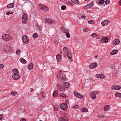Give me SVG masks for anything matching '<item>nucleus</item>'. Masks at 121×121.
<instances>
[{
  "label": "nucleus",
  "instance_id": "1",
  "mask_svg": "<svg viewBox=\"0 0 121 121\" xmlns=\"http://www.w3.org/2000/svg\"><path fill=\"white\" fill-rule=\"evenodd\" d=\"M63 50L64 53V56L66 57L67 56L70 62H72V55L70 52H68V49L66 47H64Z\"/></svg>",
  "mask_w": 121,
  "mask_h": 121
},
{
  "label": "nucleus",
  "instance_id": "2",
  "mask_svg": "<svg viewBox=\"0 0 121 121\" xmlns=\"http://www.w3.org/2000/svg\"><path fill=\"white\" fill-rule=\"evenodd\" d=\"M13 74H12V78L15 80H18L20 78L19 72L17 69H15L12 70Z\"/></svg>",
  "mask_w": 121,
  "mask_h": 121
},
{
  "label": "nucleus",
  "instance_id": "3",
  "mask_svg": "<svg viewBox=\"0 0 121 121\" xmlns=\"http://www.w3.org/2000/svg\"><path fill=\"white\" fill-rule=\"evenodd\" d=\"M39 7L41 10L45 12H48L49 10V8L46 6L41 4L39 5Z\"/></svg>",
  "mask_w": 121,
  "mask_h": 121
},
{
  "label": "nucleus",
  "instance_id": "4",
  "mask_svg": "<svg viewBox=\"0 0 121 121\" xmlns=\"http://www.w3.org/2000/svg\"><path fill=\"white\" fill-rule=\"evenodd\" d=\"M3 49L4 51L8 52H11L13 50L12 47L7 45H4L3 46Z\"/></svg>",
  "mask_w": 121,
  "mask_h": 121
},
{
  "label": "nucleus",
  "instance_id": "5",
  "mask_svg": "<svg viewBox=\"0 0 121 121\" xmlns=\"http://www.w3.org/2000/svg\"><path fill=\"white\" fill-rule=\"evenodd\" d=\"M100 92L99 91H94L90 94V95L92 98L95 99L96 97V95L98 94Z\"/></svg>",
  "mask_w": 121,
  "mask_h": 121
},
{
  "label": "nucleus",
  "instance_id": "6",
  "mask_svg": "<svg viewBox=\"0 0 121 121\" xmlns=\"http://www.w3.org/2000/svg\"><path fill=\"white\" fill-rule=\"evenodd\" d=\"M28 19L27 15V14L24 13L22 17V21L23 23H25L27 21Z\"/></svg>",
  "mask_w": 121,
  "mask_h": 121
},
{
  "label": "nucleus",
  "instance_id": "7",
  "mask_svg": "<svg viewBox=\"0 0 121 121\" xmlns=\"http://www.w3.org/2000/svg\"><path fill=\"white\" fill-rule=\"evenodd\" d=\"M2 38L5 41H9L11 39V37L8 34L4 35Z\"/></svg>",
  "mask_w": 121,
  "mask_h": 121
},
{
  "label": "nucleus",
  "instance_id": "8",
  "mask_svg": "<svg viewBox=\"0 0 121 121\" xmlns=\"http://www.w3.org/2000/svg\"><path fill=\"white\" fill-rule=\"evenodd\" d=\"M68 118L65 114L63 115L58 119L59 121H68Z\"/></svg>",
  "mask_w": 121,
  "mask_h": 121
},
{
  "label": "nucleus",
  "instance_id": "9",
  "mask_svg": "<svg viewBox=\"0 0 121 121\" xmlns=\"http://www.w3.org/2000/svg\"><path fill=\"white\" fill-rule=\"evenodd\" d=\"M22 39L23 41L25 43L28 44V43L29 39L26 35H24L23 36Z\"/></svg>",
  "mask_w": 121,
  "mask_h": 121
},
{
  "label": "nucleus",
  "instance_id": "10",
  "mask_svg": "<svg viewBox=\"0 0 121 121\" xmlns=\"http://www.w3.org/2000/svg\"><path fill=\"white\" fill-rule=\"evenodd\" d=\"M67 107V104L66 103H63L61 104L60 106V107L61 109L64 111L66 110Z\"/></svg>",
  "mask_w": 121,
  "mask_h": 121
},
{
  "label": "nucleus",
  "instance_id": "11",
  "mask_svg": "<svg viewBox=\"0 0 121 121\" xmlns=\"http://www.w3.org/2000/svg\"><path fill=\"white\" fill-rule=\"evenodd\" d=\"M110 22V21L108 20H105L103 21L101 24L103 26H105L108 25Z\"/></svg>",
  "mask_w": 121,
  "mask_h": 121
},
{
  "label": "nucleus",
  "instance_id": "12",
  "mask_svg": "<svg viewBox=\"0 0 121 121\" xmlns=\"http://www.w3.org/2000/svg\"><path fill=\"white\" fill-rule=\"evenodd\" d=\"M93 3H90L84 7V9H86L91 8L93 7Z\"/></svg>",
  "mask_w": 121,
  "mask_h": 121
},
{
  "label": "nucleus",
  "instance_id": "13",
  "mask_svg": "<svg viewBox=\"0 0 121 121\" xmlns=\"http://www.w3.org/2000/svg\"><path fill=\"white\" fill-rule=\"evenodd\" d=\"M74 95L75 97L79 98L82 99L83 98L82 95L78 92H74Z\"/></svg>",
  "mask_w": 121,
  "mask_h": 121
},
{
  "label": "nucleus",
  "instance_id": "14",
  "mask_svg": "<svg viewBox=\"0 0 121 121\" xmlns=\"http://www.w3.org/2000/svg\"><path fill=\"white\" fill-rule=\"evenodd\" d=\"M121 86L117 85H116L112 86L111 87V89H114L115 90H119L120 89Z\"/></svg>",
  "mask_w": 121,
  "mask_h": 121
},
{
  "label": "nucleus",
  "instance_id": "15",
  "mask_svg": "<svg viewBox=\"0 0 121 121\" xmlns=\"http://www.w3.org/2000/svg\"><path fill=\"white\" fill-rule=\"evenodd\" d=\"M97 66V64L96 63H93L91 64L89 66V68L90 69H93L96 67Z\"/></svg>",
  "mask_w": 121,
  "mask_h": 121
},
{
  "label": "nucleus",
  "instance_id": "16",
  "mask_svg": "<svg viewBox=\"0 0 121 121\" xmlns=\"http://www.w3.org/2000/svg\"><path fill=\"white\" fill-rule=\"evenodd\" d=\"M96 76L98 78L102 79H104L105 77L104 75L102 74H97Z\"/></svg>",
  "mask_w": 121,
  "mask_h": 121
},
{
  "label": "nucleus",
  "instance_id": "17",
  "mask_svg": "<svg viewBox=\"0 0 121 121\" xmlns=\"http://www.w3.org/2000/svg\"><path fill=\"white\" fill-rule=\"evenodd\" d=\"M120 42V41L119 40L115 39L112 41V43L113 45H116L118 44Z\"/></svg>",
  "mask_w": 121,
  "mask_h": 121
},
{
  "label": "nucleus",
  "instance_id": "18",
  "mask_svg": "<svg viewBox=\"0 0 121 121\" xmlns=\"http://www.w3.org/2000/svg\"><path fill=\"white\" fill-rule=\"evenodd\" d=\"M61 30L63 33H65L69 32V30L68 29L64 27H62L61 28Z\"/></svg>",
  "mask_w": 121,
  "mask_h": 121
},
{
  "label": "nucleus",
  "instance_id": "19",
  "mask_svg": "<svg viewBox=\"0 0 121 121\" xmlns=\"http://www.w3.org/2000/svg\"><path fill=\"white\" fill-rule=\"evenodd\" d=\"M56 59L58 61L60 62L61 61V56L60 54L57 55L56 56Z\"/></svg>",
  "mask_w": 121,
  "mask_h": 121
},
{
  "label": "nucleus",
  "instance_id": "20",
  "mask_svg": "<svg viewBox=\"0 0 121 121\" xmlns=\"http://www.w3.org/2000/svg\"><path fill=\"white\" fill-rule=\"evenodd\" d=\"M63 84H64V87L65 88H69L70 86V84L68 82H65Z\"/></svg>",
  "mask_w": 121,
  "mask_h": 121
},
{
  "label": "nucleus",
  "instance_id": "21",
  "mask_svg": "<svg viewBox=\"0 0 121 121\" xmlns=\"http://www.w3.org/2000/svg\"><path fill=\"white\" fill-rule=\"evenodd\" d=\"M118 52L117 50L114 49L110 53V54L111 55H113L117 53Z\"/></svg>",
  "mask_w": 121,
  "mask_h": 121
},
{
  "label": "nucleus",
  "instance_id": "22",
  "mask_svg": "<svg viewBox=\"0 0 121 121\" xmlns=\"http://www.w3.org/2000/svg\"><path fill=\"white\" fill-rule=\"evenodd\" d=\"M91 36L93 38L96 37L97 39H99L100 38V37H98V34L95 33H92L91 35Z\"/></svg>",
  "mask_w": 121,
  "mask_h": 121
},
{
  "label": "nucleus",
  "instance_id": "23",
  "mask_svg": "<svg viewBox=\"0 0 121 121\" xmlns=\"http://www.w3.org/2000/svg\"><path fill=\"white\" fill-rule=\"evenodd\" d=\"M20 61L23 64H26V61L25 59L23 58H21L19 59Z\"/></svg>",
  "mask_w": 121,
  "mask_h": 121
},
{
  "label": "nucleus",
  "instance_id": "24",
  "mask_svg": "<svg viewBox=\"0 0 121 121\" xmlns=\"http://www.w3.org/2000/svg\"><path fill=\"white\" fill-rule=\"evenodd\" d=\"M14 6V4L13 3H12L9 4L7 6V7L8 8H13Z\"/></svg>",
  "mask_w": 121,
  "mask_h": 121
},
{
  "label": "nucleus",
  "instance_id": "25",
  "mask_svg": "<svg viewBox=\"0 0 121 121\" xmlns=\"http://www.w3.org/2000/svg\"><path fill=\"white\" fill-rule=\"evenodd\" d=\"M108 38L107 37H105L103 39L102 42L104 43H106L108 42Z\"/></svg>",
  "mask_w": 121,
  "mask_h": 121
},
{
  "label": "nucleus",
  "instance_id": "26",
  "mask_svg": "<svg viewBox=\"0 0 121 121\" xmlns=\"http://www.w3.org/2000/svg\"><path fill=\"white\" fill-rule=\"evenodd\" d=\"M58 93V91L57 90H55L53 93V96L55 97H57Z\"/></svg>",
  "mask_w": 121,
  "mask_h": 121
},
{
  "label": "nucleus",
  "instance_id": "27",
  "mask_svg": "<svg viewBox=\"0 0 121 121\" xmlns=\"http://www.w3.org/2000/svg\"><path fill=\"white\" fill-rule=\"evenodd\" d=\"M110 105H107L104 106V110L105 111H106L108 110L110 108Z\"/></svg>",
  "mask_w": 121,
  "mask_h": 121
},
{
  "label": "nucleus",
  "instance_id": "28",
  "mask_svg": "<svg viewBox=\"0 0 121 121\" xmlns=\"http://www.w3.org/2000/svg\"><path fill=\"white\" fill-rule=\"evenodd\" d=\"M115 95L116 97L121 98V93L119 92H116L115 94Z\"/></svg>",
  "mask_w": 121,
  "mask_h": 121
},
{
  "label": "nucleus",
  "instance_id": "29",
  "mask_svg": "<svg viewBox=\"0 0 121 121\" xmlns=\"http://www.w3.org/2000/svg\"><path fill=\"white\" fill-rule=\"evenodd\" d=\"M54 110L56 111H57L59 108V107L58 105H55L54 106Z\"/></svg>",
  "mask_w": 121,
  "mask_h": 121
},
{
  "label": "nucleus",
  "instance_id": "30",
  "mask_svg": "<svg viewBox=\"0 0 121 121\" xmlns=\"http://www.w3.org/2000/svg\"><path fill=\"white\" fill-rule=\"evenodd\" d=\"M64 77H63L61 78V79L63 81H67L68 80L67 78L66 77L65 75H64Z\"/></svg>",
  "mask_w": 121,
  "mask_h": 121
},
{
  "label": "nucleus",
  "instance_id": "31",
  "mask_svg": "<svg viewBox=\"0 0 121 121\" xmlns=\"http://www.w3.org/2000/svg\"><path fill=\"white\" fill-rule=\"evenodd\" d=\"M71 1L73 3L75 4H78L79 3V2L78 0H71Z\"/></svg>",
  "mask_w": 121,
  "mask_h": 121
},
{
  "label": "nucleus",
  "instance_id": "32",
  "mask_svg": "<svg viewBox=\"0 0 121 121\" xmlns=\"http://www.w3.org/2000/svg\"><path fill=\"white\" fill-rule=\"evenodd\" d=\"M81 111L82 112H88V109L86 108H83L81 110Z\"/></svg>",
  "mask_w": 121,
  "mask_h": 121
},
{
  "label": "nucleus",
  "instance_id": "33",
  "mask_svg": "<svg viewBox=\"0 0 121 121\" xmlns=\"http://www.w3.org/2000/svg\"><path fill=\"white\" fill-rule=\"evenodd\" d=\"M64 86H65L64 84H62L61 86L59 89V90L60 91H62L63 90L65 89V87H65Z\"/></svg>",
  "mask_w": 121,
  "mask_h": 121
},
{
  "label": "nucleus",
  "instance_id": "34",
  "mask_svg": "<svg viewBox=\"0 0 121 121\" xmlns=\"http://www.w3.org/2000/svg\"><path fill=\"white\" fill-rule=\"evenodd\" d=\"M46 22L47 23H49L52 24V21L50 19H46L45 20Z\"/></svg>",
  "mask_w": 121,
  "mask_h": 121
},
{
  "label": "nucleus",
  "instance_id": "35",
  "mask_svg": "<svg viewBox=\"0 0 121 121\" xmlns=\"http://www.w3.org/2000/svg\"><path fill=\"white\" fill-rule=\"evenodd\" d=\"M11 94L13 96H15L17 95V93L16 92L13 91L11 92Z\"/></svg>",
  "mask_w": 121,
  "mask_h": 121
},
{
  "label": "nucleus",
  "instance_id": "36",
  "mask_svg": "<svg viewBox=\"0 0 121 121\" xmlns=\"http://www.w3.org/2000/svg\"><path fill=\"white\" fill-rule=\"evenodd\" d=\"M88 23L90 24H93L95 23L94 21L93 20H89L88 21Z\"/></svg>",
  "mask_w": 121,
  "mask_h": 121
},
{
  "label": "nucleus",
  "instance_id": "37",
  "mask_svg": "<svg viewBox=\"0 0 121 121\" xmlns=\"http://www.w3.org/2000/svg\"><path fill=\"white\" fill-rule=\"evenodd\" d=\"M41 97L43 98L44 99L45 98V96L44 93L43 92L40 93Z\"/></svg>",
  "mask_w": 121,
  "mask_h": 121
},
{
  "label": "nucleus",
  "instance_id": "38",
  "mask_svg": "<svg viewBox=\"0 0 121 121\" xmlns=\"http://www.w3.org/2000/svg\"><path fill=\"white\" fill-rule=\"evenodd\" d=\"M66 4L68 5H72L73 4L70 2H67L66 3Z\"/></svg>",
  "mask_w": 121,
  "mask_h": 121
},
{
  "label": "nucleus",
  "instance_id": "39",
  "mask_svg": "<svg viewBox=\"0 0 121 121\" xmlns=\"http://www.w3.org/2000/svg\"><path fill=\"white\" fill-rule=\"evenodd\" d=\"M105 117V116H103L102 115H99L98 116V117L99 119L104 118Z\"/></svg>",
  "mask_w": 121,
  "mask_h": 121
},
{
  "label": "nucleus",
  "instance_id": "40",
  "mask_svg": "<svg viewBox=\"0 0 121 121\" xmlns=\"http://www.w3.org/2000/svg\"><path fill=\"white\" fill-rule=\"evenodd\" d=\"M105 2L104 0H99L98 2V3L99 4H101L104 3Z\"/></svg>",
  "mask_w": 121,
  "mask_h": 121
},
{
  "label": "nucleus",
  "instance_id": "41",
  "mask_svg": "<svg viewBox=\"0 0 121 121\" xmlns=\"http://www.w3.org/2000/svg\"><path fill=\"white\" fill-rule=\"evenodd\" d=\"M32 37L34 38L35 39L37 37L38 35L36 33H34Z\"/></svg>",
  "mask_w": 121,
  "mask_h": 121
},
{
  "label": "nucleus",
  "instance_id": "42",
  "mask_svg": "<svg viewBox=\"0 0 121 121\" xmlns=\"http://www.w3.org/2000/svg\"><path fill=\"white\" fill-rule=\"evenodd\" d=\"M60 95L61 97L63 98L65 97L66 96V95L65 94L63 93H61L60 94Z\"/></svg>",
  "mask_w": 121,
  "mask_h": 121
},
{
  "label": "nucleus",
  "instance_id": "43",
  "mask_svg": "<svg viewBox=\"0 0 121 121\" xmlns=\"http://www.w3.org/2000/svg\"><path fill=\"white\" fill-rule=\"evenodd\" d=\"M21 52L20 50H17L16 51V53L17 55H18Z\"/></svg>",
  "mask_w": 121,
  "mask_h": 121
},
{
  "label": "nucleus",
  "instance_id": "44",
  "mask_svg": "<svg viewBox=\"0 0 121 121\" xmlns=\"http://www.w3.org/2000/svg\"><path fill=\"white\" fill-rule=\"evenodd\" d=\"M61 9L62 10H63L66 9V7L65 5H63L61 7Z\"/></svg>",
  "mask_w": 121,
  "mask_h": 121
},
{
  "label": "nucleus",
  "instance_id": "45",
  "mask_svg": "<svg viewBox=\"0 0 121 121\" xmlns=\"http://www.w3.org/2000/svg\"><path fill=\"white\" fill-rule=\"evenodd\" d=\"M13 12H11V11H9V12H6V14L7 15H9V14H13Z\"/></svg>",
  "mask_w": 121,
  "mask_h": 121
},
{
  "label": "nucleus",
  "instance_id": "46",
  "mask_svg": "<svg viewBox=\"0 0 121 121\" xmlns=\"http://www.w3.org/2000/svg\"><path fill=\"white\" fill-rule=\"evenodd\" d=\"M110 2L109 0H106L105 1V4L106 5L108 4Z\"/></svg>",
  "mask_w": 121,
  "mask_h": 121
},
{
  "label": "nucleus",
  "instance_id": "47",
  "mask_svg": "<svg viewBox=\"0 0 121 121\" xmlns=\"http://www.w3.org/2000/svg\"><path fill=\"white\" fill-rule=\"evenodd\" d=\"M3 114H1L0 115V120H2L3 118Z\"/></svg>",
  "mask_w": 121,
  "mask_h": 121
},
{
  "label": "nucleus",
  "instance_id": "48",
  "mask_svg": "<svg viewBox=\"0 0 121 121\" xmlns=\"http://www.w3.org/2000/svg\"><path fill=\"white\" fill-rule=\"evenodd\" d=\"M78 107V105H75L73 106V108H74L75 109H76Z\"/></svg>",
  "mask_w": 121,
  "mask_h": 121
},
{
  "label": "nucleus",
  "instance_id": "49",
  "mask_svg": "<svg viewBox=\"0 0 121 121\" xmlns=\"http://www.w3.org/2000/svg\"><path fill=\"white\" fill-rule=\"evenodd\" d=\"M69 32L66 33V35L67 37L69 38V37L70 35V34L68 33Z\"/></svg>",
  "mask_w": 121,
  "mask_h": 121
},
{
  "label": "nucleus",
  "instance_id": "50",
  "mask_svg": "<svg viewBox=\"0 0 121 121\" xmlns=\"http://www.w3.org/2000/svg\"><path fill=\"white\" fill-rule=\"evenodd\" d=\"M37 27L38 29L39 30H41L42 29L41 27L39 25H38Z\"/></svg>",
  "mask_w": 121,
  "mask_h": 121
},
{
  "label": "nucleus",
  "instance_id": "51",
  "mask_svg": "<svg viewBox=\"0 0 121 121\" xmlns=\"http://www.w3.org/2000/svg\"><path fill=\"white\" fill-rule=\"evenodd\" d=\"M87 29L86 28H84L83 30V31L84 32H86Z\"/></svg>",
  "mask_w": 121,
  "mask_h": 121
},
{
  "label": "nucleus",
  "instance_id": "52",
  "mask_svg": "<svg viewBox=\"0 0 121 121\" xmlns=\"http://www.w3.org/2000/svg\"><path fill=\"white\" fill-rule=\"evenodd\" d=\"M60 84H57V88L58 89H59V88H60Z\"/></svg>",
  "mask_w": 121,
  "mask_h": 121
},
{
  "label": "nucleus",
  "instance_id": "53",
  "mask_svg": "<svg viewBox=\"0 0 121 121\" xmlns=\"http://www.w3.org/2000/svg\"><path fill=\"white\" fill-rule=\"evenodd\" d=\"M33 67V65L32 63H31V70L32 69Z\"/></svg>",
  "mask_w": 121,
  "mask_h": 121
},
{
  "label": "nucleus",
  "instance_id": "54",
  "mask_svg": "<svg viewBox=\"0 0 121 121\" xmlns=\"http://www.w3.org/2000/svg\"><path fill=\"white\" fill-rule=\"evenodd\" d=\"M56 77L57 79H59L61 78V76L60 75H58Z\"/></svg>",
  "mask_w": 121,
  "mask_h": 121
},
{
  "label": "nucleus",
  "instance_id": "55",
  "mask_svg": "<svg viewBox=\"0 0 121 121\" xmlns=\"http://www.w3.org/2000/svg\"><path fill=\"white\" fill-rule=\"evenodd\" d=\"M20 121H26V120L25 118H22L21 119Z\"/></svg>",
  "mask_w": 121,
  "mask_h": 121
},
{
  "label": "nucleus",
  "instance_id": "56",
  "mask_svg": "<svg viewBox=\"0 0 121 121\" xmlns=\"http://www.w3.org/2000/svg\"><path fill=\"white\" fill-rule=\"evenodd\" d=\"M4 66V65L2 64H0V69L2 68Z\"/></svg>",
  "mask_w": 121,
  "mask_h": 121
},
{
  "label": "nucleus",
  "instance_id": "57",
  "mask_svg": "<svg viewBox=\"0 0 121 121\" xmlns=\"http://www.w3.org/2000/svg\"><path fill=\"white\" fill-rule=\"evenodd\" d=\"M28 68L29 70H30V63L29 64L28 67Z\"/></svg>",
  "mask_w": 121,
  "mask_h": 121
},
{
  "label": "nucleus",
  "instance_id": "58",
  "mask_svg": "<svg viewBox=\"0 0 121 121\" xmlns=\"http://www.w3.org/2000/svg\"><path fill=\"white\" fill-rule=\"evenodd\" d=\"M82 18L83 19H85L86 18V16L84 15H82Z\"/></svg>",
  "mask_w": 121,
  "mask_h": 121
},
{
  "label": "nucleus",
  "instance_id": "59",
  "mask_svg": "<svg viewBox=\"0 0 121 121\" xmlns=\"http://www.w3.org/2000/svg\"><path fill=\"white\" fill-rule=\"evenodd\" d=\"M119 4L121 6V0L119 1Z\"/></svg>",
  "mask_w": 121,
  "mask_h": 121
},
{
  "label": "nucleus",
  "instance_id": "60",
  "mask_svg": "<svg viewBox=\"0 0 121 121\" xmlns=\"http://www.w3.org/2000/svg\"><path fill=\"white\" fill-rule=\"evenodd\" d=\"M90 81H94V80L93 79L91 78H90Z\"/></svg>",
  "mask_w": 121,
  "mask_h": 121
},
{
  "label": "nucleus",
  "instance_id": "61",
  "mask_svg": "<svg viewBox=\"0 0 121 121\" xmlns=\"http://www.w3.org/2000/svg\"><path fill=\"white\" fill-rule=\"evenodd\" d=\"M58 72L59 74H61L62 73L61 71H59Z\"/></svg>",
  "mask_w": 121,
  "mask_h": 121
},
{
  "label": "nucleus",
  "instance_id": "62",
  "mask_svg": "<svg viewBox=\"0 0 121 121\" xmlns=\"http://www.w3.org/2000/svg\"><path fill=\"white\" fill-rule=\"evenodd\" d=\"M33 89H32V88H31V90H30L31 92H32L33 91Z\"/></svg>",
  "mask_w": 121,
  "mask_h": 121
},
{
  "label": "nucleus",
  "instance_id": "63",
  "mask_svg": "<svg viewBox=\"0 0 121 121\" xmlns=\"http://www.w3.org/2000/svg\"><path fill=\"white\" fill-rule=\"evenodd\" d=\"M98 57V55H96L95 56V58H97V57Z\"/></svg>",
  "mask_w": 121,
  "mask_h": 121
},
{
  "label": "nucleus",
  "instance_id": "64",
  "mask_svg": "<svg viewBox=\"0 0 121 121\" xmlns=\"http://www.w3.org/2000/svg\"><path fill=\"white\" fill-rule=\"evenodd\" d=\"M36 0H33V1H36Z\"/></svg>",
  "mask_w": 121,
  "mask_h": 121
}]
</instances>
